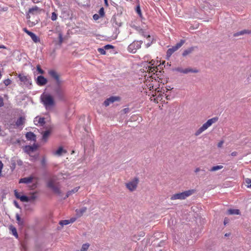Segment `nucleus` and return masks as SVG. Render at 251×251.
<instances>
[{"instance_id": "nucleus-38", "label": "nucleus", "mask_w": 251, "mask_h": 251, "mask_svg": "<svg viewBox=\"0 0 251 251\" xmlns=\"http://www.w3.org/2000/svg\"><path fill=\"white\" fill-rule=\"evenodd\" d=\"M29 199V201H33L36 198V196L34 193H33L30 197H27Z\"/></svg>"}, {"instance_id": "nucleus-32", "label": "nucleus", "mask_w": 251, "mask_h": 251, "mask_svg": "<svg viewBox=\"0 0 251 251\" xmlns=\"http://www.w3.org/2000/svg\"><path fill=\"white\" fill-rule=\"evenodd\" d=\"M79 187H76L72 189L71 191H69L67 193V196L68 197L70 195H71L72 193H75L78 190Z\"/></svg>"}, {"instance_id": "nucleus-29", "label": "nucleus", "mask_w": 251, "mask_h": 251, "mask_svg": "<svg viewBox=\"0 0 251 251\" xmlns=\"http://www.w3.org/2000/svg\"><path fill=\"white\" fill-rule=\"evenodd\" d=\"M16 220L17 221L18 224L19 225H23L24 224V221L22 220L20 215L18 214H16Z\"/></svg>"}, {"instance_id": "nucleus-6", "label": "nucleus", "mask_w": 251, "mask_h": 251, "mask_svg": "<svg viewBox=\"0 0 251 251\" xmlns=\"http://www.w3.org/2000/svg\"><path fill=\"white\" fill-rule=\"evenodd\" d=\"M156 65L155 61L152 60L149 63H147L146 64L144 65V67H145V71L149 72V73H153L154 74V72H156L157 70V68Z\"/></svg>"}, {"instance_id": "nucleus-52", "label": "nucleus", "mask_w": 251, "mask_h": 251, "mask_svg": "<svg viewBox=\"0 0 251 251\" xmlns=\"http://www.w3.org/2000/svg\"><path fill=\"white\" fill-rule=\"evenodd\" d=\"M3 105V99L0 97V107H1Z\"/></svg>"}, {"instance_id": "nucleus-43", "label": "nucleus", "mask_w": 251, "mask_h": 251, "mask_svg": "<svg viewBox=\"0 0 251 251\" xmlns=\"http://www.w3.org/2000/svg\"><path fill=\"white\" fill-rule=\"evenodd\" d=\"M11 81L9 79H5L4 81V83L6 86H8L10 84Z\"/></svg>"}, {"instance_id": "nucleus-35", "label": "nucleus", "mask_w": 251, "mask_h": 251, "mask_svg": "<svg viewBox=\"0 0 251 251\" xmlns=\"http://www.w3.org/2000/svg\"><path fill=\"white\" fill-rule=\"evenodd\" d=\"M98 50L101 54H105L106 53L104 47L103 48H99Z\"/></svg>"}, {"instance_id": "nucleus-62", "label": "nucleus", "mask_w": 251, "mask_h": 251, "mask_svg": "<svg viewBox=\"0 0 251 251\" xmlns=\"http://www.w3.org/2000/svg\"><path fill=\"white\" fill-rule=\"evenodd\" d=\"M228 235H229V234H228V233H226L225 235V236H228Z\"/></svg>"}, {"instance_id": "nucleus-20", "label": "nucleus", "mask_w": 251, "mask_h": 251, "mask_svg": "<svg viewBox=\"0 0 251 251\" xmlns=\"http://www.w3.org/2000/svg\"><path fill=\"white\" fill-rule=\"evenodd\" d=\"M25 137L26 139L28 140L35 141L36 140L35 135L33 132H27L25 135Z\"/></svg>"}, {"instance_id": "nucleus-21", "label": "nucleus", "mask_w": 251, "mask_h": 251, "mask_svg": "<svg viewBox=\"0 0 251 251\" xmlns=\"http://www.w3.org/2000/svg\"><path fill=\"white\" fill-rule=\"evenodd\" d=\"M36 149V147L34 146H26L25 148V151L26 152L30 154Z\"/></svg>"}, {"instance_id": "nucleus-1", "label": "nucleus", "mask_w": 251, "mask_h": 251, "mask_svg": "<svg viewBox=\"0 0 251 251\" xmlns=\"http://www.w3.org/2000/svg\"><path fill=\"white\" fill-rule=\"evenodd\" d=\"M218 118L217 117H213L207 121L206 123L203 124L201 127H200L195 133V136H199L203 131L206 130L213 124L216 123L218 121Z\"/></svg>"}, {"instance_id": "nucleus-12", "label": "nucleus", "mask_w": 251, "mask_h": 251, "mask_svg": "<svg viewBox=\"0 0 251 251\" xmlns=\"http://www.w3.org/2000/svg\"><path fill=\"white\" fill-rule=\"evenodd\" d=\"M47 82V79L42 75L38 76L36 79V83L39 86H44Z\"/></svg>"}, {"instance_id": "nucleus-4", "label": "nucleus", "mask_w": 251, "mask_h": 251, "mask_svg": "<svg viewBox=\"0 0 251 251\" xmlns=\"http://www.w3.org/2000/svg\"><path fill=\"white\" fill-rule=\"evenodd\" d=\"M139 180L138 177H134L126 183V188L131 192L134 191L137 188Z\"/></svg>"}, {"instance_id": "nucleus-2", "label": "nucleus", "mask_w": 251, "mask_h": 251, "mask_svg": "<svg viewBox=\"0 0 251 251\" xmlns=\"http://www.w3.org/2000/svg\"><path fill=\"white\" fill-rule=\"evenodd\" d=\"M194 189L188 190L181 193L175 194L171 197V200H184L195 193Z\"/></svg>"}, {"instance_id": "nucleus-40", "label": "nucleus", "mask_w": 251, "mask_h": 251, "mask_svg": "<svg viewBox=\"0 0 251 251\" xmlns=\"http://www.w3.org/2000/svg\"><path fill=\"white\" fill-rule=\"evenodd\" d=\"M13 234L16 237H18V234L17 232L16 229L15 227H13L11 229Z\"/></svg>"}, {"instance_id": "nucleus-45", "label": "nucleus", "mask_w": 251, "mask_h": 251, "mask_svg": "<svg viewBox=\"0 0 251 251\" xmlns=\"http://www.w3.org/2000/svg\"><path fill=\"white\" fill-rule=\"evenodd\" d=\"M104 48L105 50H108L110 49H113L114 47L113 46H112L111 45H105V46H104Z\"/></svg>"}, {"instance_id": "nucleus-39", "label": "nucleus", "mask_w": 251, "mask_h": 251, "mask_svg": "<svg viewBox=\"0 0 251 251\" xmlns=\"http://www.w3.org/2000/svg\"><path fill=\"white\" fill-rule=\"evenodd\" d=\"M37 70L39 72V73L41 74H43L44 73V71L41 68L39 65L37 66Z\"/></svg>"}, {"instance_id": "nucleus-18", "label": "nucleus", "mask_w": 251, "mask_h": 251, "mask_svg": "<svg viewBox=\"0 0 251 251\" xmlns=\"http://www.w3.org/2000/svg\"><path fill=\"white\" fill-rule=\"evenodd\" d=\"M87 208L83 207L80 209H77L75 210L76 216L77 218L80 217L86 211Z\"/></svg>"}, {"instance_id": "nucleus-53", "label": "nucleus", "mask_w": 251, "mask_h": 251, "mask_svg": "<svg viewBox=\"0 0 251 251\" xmlns=\"http://www.w3.org/2000/svg\"><path fill=\"white\" fill-rule=\"evenodd\" d=\"M2 167H3V164H2V162L0 160V176L1 175V170L2 169Z\"/></svg>"}, {"instance_id": "nucleus-33", "label": "nucleus", "mask_w": 251, "mask_h": 251, "mask_svg": "<svg viewBox=\"0 0 251 251\" xmlns=\"http://www.w3.org/2000/svg\"><path fill=\"white\" fill-rule=\"evenodd\" d=\"M99 16L100 17H103L104 15V8L103 7H101L100 8V9L99 10Z\"/></svg>"}, {"instance_id": "nucleus-36", "label": "nucleus", "mask_w": 251, "mask_h": 251, "mask_svg": "<svg viewBox=\"0 0 251 251\" xmlns=\"http://www.w3.org/2000/svg\"><path fill=\"white\" fill-rule=\"evenodd\" d=\"M41 165L43 167H45L47 165V160L45 157H43L41 161Z\"/></svg>"}, {"instance_id": "nucleus-42", "label": "nucleus", "mask_w": 251, "mask_h": 251, "mask_svg": "<svg viewBox=\"0 0 251 251\" xmlns=\"http://www.w3.org/2000/svg\"><path fill=\"white\" fill-rule=\"evenodd\" d=\"M245 181L247 185L251 184V178H246L245 179Z\"/></svg>"}, {"instance_id": "nucleus-58", "label": "nucleus", "mask_w": 251, "mask_h": 251, "mask_svg": "<svg viewBox=\"0 0 251 251\" xmlns=\"http://www.w3.org/2000/svg\"><path fill=\"white\" fill-rule=\"evenodd\" d=\"M0 49H5V47L3 45H0Z\"/></svg>"}, {"instance_id": "nucleus-9", "label": "nucleus", "mask_w": 251, "mask_h": 251, "mask_svg": "<svg viewBox=\"0 0 251 251\" xmlns=\"http://www.w3.org/2000/svg\"><path fill=\"white\" fill-rule=\"evenodd\" d=\"M48 73L56 81V83L58 85H60L61 84L62 81L60 78V76L56 71L54 70H50Z\"/></svg>"}, {"instance_id": "nucleus-47", "label": "nucleus", "mask_w": 251, "mask_h": 251, "mask_svg": "<svg viewBox=\"0 0 251 251\" xmlns=\"http://www.w3.org/2000/svg\"><path fill=\"white\" fill-rule=\"evenodd\" d=\"M59 40L60 44H61L63 42V37L61 33H59Z\"/></svg>"}, {"instance_id": "nucleus-61", "label": "nucleus", "mask_w": 251, "mask_h": 251, "mask_svg": "<svg viewBox=\"0 0 251 251\" xmlns=\"http://www.w3.org/2000/svg\"><path fill=\"white\" fill-rule=\"evenodd\" d=\"M150 45H151V44H150V43H148L147 44V47H149L150 46Z\"/></svg>"}, {"instance_id": "nucleus-14", "label": "nucleus", "mask_w": 251, "mask_h": 251, "mask_svg": "<svg viewBox=\"0 0 251 251\" xmlns=\"http://www.w3.org/2000/svg\"><path fill=\"white\" fill-rule=\"evenodd\" d=\"M14 194L16 198L20 199L23 202L29 201V199L27 196H21L17 190L14 191Z\"/></svg>"}, {"instance_id": "nucleus-50", "label": "nucleus", "mask_w": 251, "mask_h": 251, "mask_svg": "<svg viewBox=\"0 0 251 251\" xmlns=\"http://www.w3.org/2000/svg\"><path fill=\"white\" fill-rule=\"evenodd\" d=\"M224 144L223 141H221L218 144V148H221L223 146V145Z\"/></svg>"}, {"instance_id": "nucleus-44", "label": "nucleus", "mask_w": 251, "mask_h": 251, "mask_svg": "<svg viewBox=\"0 0 251 251\" xmlns=\"http://www.w3.org/2000/svg\"><path fill=\"white\" fill-rule=\"evenodd\" d=\"M200 171H202V172H204L205 170H203V169H201L199 167H198V168H196L194 171L195 173L196 174H197L198 172H200Z\"/></svg>"}, {"instance_id": "nucleus-24", "label": "nucleus", "mask_w": 251, "mask_h": 251, "mask_svg": "<svg viewBox=\"0 0 251 251\" xmlns=\"http://www.w3.org/2000/svg\"><path fill=\"white\" fill-rule=\"evenodd\" d=\"M227 213L229 215H239L240 212L239 209H229L227 210Z\"/></svg>"}, {"instance_id": "nucleus-51", "label": "nucleus", "mask_w": 251, "mask_h": 251, "mask_svg": "<svg viewBox=\"0 0 251 251\" xmlns=\"http://www.w3.org/2000/svg\"><path fill=\"white\" fill-rule=\"evenodd\" d=\"M123 112L124 113L126 114L129 112L128 108H125L123 110Z\"/></svg>"}, {"instance_id": "nucleus-63", "label": "nucleus", "mask_w": 251, "mask_h": 251, "mask_svg": "<svg viewBox=\"0 0 251 251\" xmlns=\"http://www.w3.org/2000/svg\"><path fill=\"white\" fill-rule=\"evenodd\" d=\"M168 96H166V99H167V100H168V99H169V98H168Z\"/></svg>"}, {"instance_id": "nucleus-56", "label": "nucleus", "mask_w": 251, "mask_h": 251, "mask_svg": "<svg viewBox=\"0 0 251 251\" xmlns=\"http://www.w3.org/2000/svg\"><path fill=\"white\" fill-rule=\"evenodd\" d=\"M14 204L17 208H20L19 205L18 204V203L17 201H14Z\"/></svg>"}, {"instance_id": "nucleus-22", "label": "nucleus", "mask_w": 251, "mask_h": 251, "mask_svg": "<svg viewBox=\"0 0 251 251\" xmlns=\"http://www.w3.org/2000/svg\"><path fill=\"white\" fill-rule=\"evenodd\" d=\"M25 122V118L23 117H20L16 121V125L17 126H22L24 124Z\"/></svg>"}, {"instance_id": "nucleus-7", "label": "nucleus", "mask_w": 251, "mask_h": 251, "mask_svg": "<svg viewBox=\"0 0 251 251\" xmlns=\"http://www.w3.org/2000/svg\"><path fill=\"white\" fill-rule=\"evenodd\" d=\"M143 42L142 41H134L128 47V50L131 53H135L137 50L141 48Z\"/></svg>"}, {"instance_id": "nucleus-26", "label": "nucleus", "mask_w": 251, "mask_h": 251, "mask_svg": "<svg viewBox=\"0 0 251 251\" xmlns=\"http://www.w3.org/2000/svg\"><path fill=\"white\" fill-rule=\"evenodd\" d=\"M65 152L66 151L63 149L62 147H59L58 149L53 153V154L57 156H61L63 152Z\"/></svg>"}, {"instance_id": "nucleus-31", "label": "nucleus", "mask_w": 251, "mask_h": 251, "mask_svg": "<svg viewBox=\"0 0 251 251\" xmlns=\"http://www.w3.org/2000/svg\"><path fill=\"white\" fill-rule=\"evenodd\" d=\"M39 9V7L37 6H35L31 8H30L28 10L29 13L34 14L35 12L37 11Z\"/></svg>"}, {"instance_id": "nucleus-59", "label": "nucleus", "mask_w": 251, "mask_h": 251, "mask_svg": "<svg viewBox=\"0 0 251 251\" xmlns=\"http://www.w3.org/2000/svg\"><path fill=\"white\" fill-rule=\"evenodd\" d=\"M18 163L19 165H21V164H22V161L19 160V161H18Z\"/></svg>"}, {"instance_id": "nucleus-17", "label": "nucleus", "mask_w": 251, "mask_h": 251, "mask_svg": "<svg viewBox=\"0 0 251 251\" xmlns=\"http://www.w3.org/2000/svg\"><path fill=\"white\" fill-rule=\"evenodd\" d=\"M76 219V218H72L70 220H62L59 222V224L62 226L67 225L69 224L74 223Z\"/></svg>"}, {"instance_id": "nucleus-41", "label": "nucleus", "mask_w": 251, "mask_h": 251, "mask_svg": "<svg viewBox=\"0 0 251 251\" xmlns=\"http://www.w3.org/2000/svg\"><path fill=\"white\" fill-rule=\"evenodd\" d=\"M175 71L183 74L184 69L181 67H177L175 69Z\"/></svg>"}, {"instance_id": "nucleus-11", "label": "nucleus", "mask_w": 251, "mask_h": 251, "mask_svg": "<svg viewBox=\"0 0 251 251\" xmlns=\"http://www.w3.org/2000/svg\"><path fill=\"white\" fill-rule=\"evenodd\" d=\"M23 30L31 37L32 40L35 43H38L40 42L39 38L34 33L28 30L26 28H24Z\"/></svg>"}, {"instance_id": "nucleus-30", "label": "nucleus", "mask_w": 251, "mask_h": 251, "mask_svg": "<svg viewBox=\"0 0 251 251\" xmlns=\"http://www.w3.org/2000/svg\"><path fill=\"white\" fill-rule=\"evenodd\" d=\"M89 246L90 245L88 243L83 244L80 249V251H87Z\"/></svg>"}, {"instance_id": "nucleus-8", "label": "nucleus", "mask_w": 251, "mask_h": 251, "mask_svg": "<svg viewBox=\"0 0 251 251\" xmlns=\"http://www.w3.org/2000/svg\"><path fill=\"white\" fill-rule=\"evenodd\" d=\"M185 41L181 40L180 41L177 43L175 46L172 47L168 50L167 51V56L169 57L171 55L176 51L179 48H180L184 43Z\"/></svg>"}, {"instance_id": "nucleus-48", "label": "nucleus", "mask_w": 251, "mask_h": 251, "mask_svg": "<svg viewBox=\"0 0 251 251\" xmlns=\"http://www.w3.org/2000/svg\"><path fill=\"white\" fill-rule=\"evenodd\" d=\"M100 16H99V15H98L97 14H95L93 15V19L95 20H97L100 18Z\"/></svg>"}, {"instance_id": "nucleus-60", "label": "nucleus", "mask_w": 251, "mask_h": 251, "mask_svg": "<svg viewBox=\"0 0 251 251\" xmlns=\"http://www.w3.org/2000/svg\"><path fill=\"white\" fill-rule=\"evenodd\" d=\"M247 186L248 188H251V184L250 185H247Z\"/></svg>"}, {"instance_id": "nucleus-3", "label": "nucleus", "mask_w": 251, "mask_h": 251, "mask_svg": "<svg viewBox=\"0 0 251 251\" xmlns=\"http://www.w3.org/2000/svg\"><path fill=\"white\" fill-rule=\"evenodd\" d=\"M41 99L46 109L52 107L54 104L53 97L49 94H42L41 96Z\"/></svg>"}, {"instance_id": "nucleus-37", "label": "nucleus", "mask_w": 251, "mask_h": 251, "mask_svg": "<svg viewBox=\"0 0 251 251\" xmlns=\"http://www.w3.org/2000/svg\"><path fill=\"white\" fill-rule=\"evenodd\" d=\"M57 15L55 12H52L51 14V19L52 21H55L57 19Z\"/></svg>"}, {"instance_id": "nucleus-19", "label": "nucleus", "mask_w": 251, "mask_h": 251, "mask_svg": "<svg viewBox=\"0 0 251 251\" xmlns=\"http://www.w3.org/2000/svg\"><path fill=\"white\" fill-rule=\"evenodd\" d=\"M245 34H251V30L244 29L240 31L235 33L233 34V36L234 37H237L239 36L243 35Z\"/></svg>"}, {"instance_id": "nucleus-46", "label": "nucleus", "mask_w": 251, "mask_h": 251, "mask_svg": "<svg viewBox=\"0 0 251 251\" xmlns=\"http://www.w3.org/2000/svg\"><path fill=\"white\" fill-rule=\"evenodd\" d=\"M136 12L140 16L141 15V11L139 6H137Z\"/></svg>"}, {"instance_id": "nucleus-57", "label": "nucleus", "mask_w": 251, "mask_h": 251, "mask_svg": "<svg viewBox=\"0 0 251 251\" xmlns=\"http://www.w3.org/2000/svg\"><path fill=\"white\" fill-rule=\"evenodd\" d=\"M105 5L106 7H108L109 6L108 0H104Z\"/></svg>"}, {"instance_id": "nucleus-28", "label": "nucleus", "mask_w": 251, "mask_h": 251, "mask_svg": "<svg viewBox=\"0 0 251 251\" xmlns=\"http://www.w3.org/2000/svg\"><path fill=\"white\" fill-rule=\"evenodd\" d=\"M223 168V166L222 165H217L215 166H213L210 168L209 171L210 172H215L219 170L222 169Z\"/></svg>"}, {"instance_id": "nucleus-49", "label": "nucleus", "mask_w": 251, "mask_h": 251, "mask_svg": "<svg viewBox=\"0 0 251 251\" xmlns=\"http://www.w3.org/2000/svg\"><path fill=\"white\" fill-rule=\"evenodd\" d=\"M229 219L228 218H225L224 219V224L225 225H226L227 224H228L229 223Z\"/></svg>"}, {"instance_id": "nucleus-54", "label": "nucleus", "mask_w": 251, "mask_h": 251, "mask_svg": "<svg viewBox=\"0 0 251 251\" xmlns=\"http://www.w3.org/2000/svg\"><path fill=\"white\" fill-rule=\"evenodd\" d=\"M119 33V31L117 29H116L115 30V35L113 36L114 39H116L117 37V34Z\"/></svg>"}, {"instance_id": "nucleus-55", "label": "nucleus", "mask_w": 251, "mask_h": 251, "mask_svg": "<svg viewBox=\"0 0 251 251\" xmlns=\"http://www.w3.org/2000/svg\"><path fill=\"white\" fill-rule=\"evenodd\" d=\"M237 155V152L236 151H233L231 153V155L232 156H235Z\"/></svg>"}, {"instance_id": "nucleus-15", "label": "nucleus", "mask_w": 251, "mask_h": 251, "mask_svg": "<svg viewBox=\"0 0 251 251\" xmlns=\"http://www.w3.org/2000/svg\"><path fill=\"white\" fill-rule=\"evenodd\" d=\"M34 123L36 126H43L45 124V119L42 117H36L34 120Z\"/></svg>"}, {"instance_id": "nucleus-27", "label": "nucleus", "mask_w": 251, "mask_h": 251, "mask_svg": "<svg viewBox=\"0 0 251 251\" xmlns=\"http://www.w3.org/2000/svg\"><path fill=\"white\" fill-rule=\"evenodd\" d=\"M50 133V130H47L45 131L43 134L42 139L46 142L47 140V139L49 137Z\"/></svg>"}, {"instance_id": "nucleus-10", "label": "nucleus", "mask_w": 251, "mask_h": 251, "mask_svg": "<svg viewBox=\"0 0 251 251\" xmlns=\"http://www.w3.org/2000/svg\"><path fill=\"white\" fill-rule=\"evenodd\" d=\"M18 77L20 81L23 82L25 85L30 86L31 85V79L30 77L22 74H19Z\"/></svg>"}, {"instance_id": "nucleus-64", "label": "nucleus", "mask_w": 251, "mask_h": 251, "mask_svg": "<svg viewBox=\"0 0 251 251\" xmlns=\"http://www.w3.org/2000/svg\"><path fill=\"white\" fill-rule=\"evenodd\" d=\"M34 187H36V184H34Z\"/></svg>"}, {"instance_id": "nucleus-25", "label": "nucleus", "mask_w": 251, "mask_h": 251, "mask_svg": "<svg viewBox=\"0 0 251 251\" xmlns=\"http://www.w3.org/2000/svg\"><path fill=\"white\" fill-rule=\"evenodd\" d=\"M194 47H191L188 49L185 50L183 51L182 53V55L183 56H185L188 54L192 53L193 51L194 50Z\"/></svg>"}, {"instance_id": "nucleus-13", "label": "nucleus", "mask_w": 251, "mask_h": 251, "mask_svg": "<svg viewBox=\"0 0 251 251\" xmlns=\"http://www.w3.org/2000/svg\"><path fill=\"white\" fill-rule=\"evenodd\" d=\"M34 178H35L34 176H30L29 177L21 178L19 180V183L28 184L32 182V181Z\"/></svg>"}, {"instance_id": "nucleus-16", "label": "nucleus", "mask_w": 251, "mask_h": 251, "mask_svg": "<svg viewBox=\"0 0 251 251\" xmlns=\"http://www.w3.org/2000/svg\"><path fill=\"white\" fill-rule=\"evenodd\" d=\"M118 98L116 97H111L109 99H107L104 101V105L105 106H108L110 103L114 102V101L118 100Z\"/></svg>"}, {"instance_id": "nucleus-5", "label": "nucleus", "mask_w": 251, "mask_h": 251, "mask_svg": "<svg viewBox=\"0 0 251 251\" xmlns=\"http://www.w3.org/2000/svg\"><path fill=\"white\" fill-rule=\"evenodd\" d=\"M47 186L50 188L55 193L59 194L61 192L58 184L56 183V179L54 177L51 178L47 183Z\"/></svg>"}, {"instance_id": "nucleus-23", "label": "nucleus", "mask_w": 251, "mask_h": 251, "mask_svg": "<svg viewBox=\"0 0 251 251\" xmlns=\"http://www.w3.org/2000/svg\"><path fill=\"white\" fill-rule=\"evenodd\" d=\"M199 71L197 69H193L190 68H187L186 69H184L183 74H187L189 73H197Z\"/></svg>"}, {"instance_id": "nucleus-34", "label": "nucleus", "mask_w": 251, "mask_h": 251, "mask_svg": "<svg viewBox=\"0 0 251 251\" xmlns=\"http://www.w3.org/2000/svg\"><path fill=\"white\" fill-rule=\"evenodd\" d=\"M140 34L142 36L145 37H147V39H149V41H150V38H151V36L150 35H147V34L145 33V32L143 31H141L140 32Z\"/></svg>"}]
</instances>
